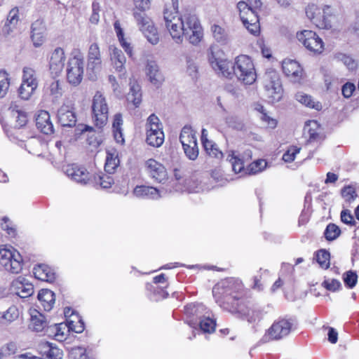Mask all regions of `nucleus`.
Wrapping results in <instances>:
<instances>
[{
  "label": "nucleus",
  "instance_id": "nucleus-43",
  "mask_svg": "<svg viewBox=\"0 0 359 359\" xmlns=\"http://www.w3.org/2000/svg\"><path fill=\"white\" fill-rule=\"evenodd\" d=\"M178 10V1H173L172 7L168 8H165L163 12V18L165 21V25L170 23L172 22H179V20L181 19V16H178L177 15Z\"/></svg>",
  "mask_w": 359,
  "mask_h": 359
},
{
  "label": "nucleus",
  "instance_id": "nucleus-55",
  "mask_svg": "<svg viewBox=\"0 0 359 359\" xmlns=\"http://www.w3.org/2000/svg\"><path fill=\"white\" fill-rule=\"evenodd\" d=\"M147 289L148 290H154V293L151 297L154 301H158L160 299L166 298L168 296V293L163 288L156 287H154L151 284L147 285Z\"/></svg>",
  "mask_w": 359,
  "mask_h": 359
},
{
  "label": "nucleus",
  "instance_id": "nucleus-47",
  "mask_svg": "<svg viewBox=\"0 0 359 359\" xmlns=\"http://www.w3.org/2000/svg\"><path fill=\"white\" fill-rule=\"evenodd\" d=\"M211 31L214 39L219 43L226 44L228 43L229 36L225 29L217 25H213L211 27Z\"/></svg>",
  "mask_w": 359,
  "mask_h": 359
},
{
  "label": "nucleus",
  "instance_id": "nucleus-40",
  "mask_svg": "<svg viewBox=\"0 0 359 359\" xmlns=\"http://www.w3.org/2000/svg\"><path fill=\"white\" fill-rule=\"evenodd\" d=\"M47 326V321L45 316L37 311L31 314L29 327L36 332L42 331Z\"/></svg>",
  "mask_w": 359,
  "mask_h": 359
},
{
  "label": "nucleus",
  "instance_id": "nucleus-19",
  "mask_svg": "<svg viewBox=\"0 0 359 359\" xmlns=\"http://www.w3.org/2000/svg\"><path fill=\"white\" fill-rule=\"evenodd\" d=\"M110 59L115 71L118 73L120 78L126 76V70L125 64L126 58L122 50L116 46H110L109 48Z\"/></svg>",
  "mask_w": 359,
  "mask_h": 359
},
{
  "label": "nucleus",
  "instance_id": "nucleus-11",
  "mask_svg": "<svg viewBox=\"0 0 359 359\" xmlns=\"http://www.w3.org/2000/svg\"><path fill=\"white\" fill-rule=\"evenodd\" d=\"M230 313L247 320L249 323L259 321L264 311L257 305L246 302L245 299L236 303V307L230 308Z\"/></svg>",
  "mask_w": 359,
  "mask_h": 359
},
{
  "label": "nucleus",
  "instance_id": "nucleus-2",
  "mask_svg": "<svg viewBox=\"0 0 359 359\" xmlns=\"http://www.w3.org/2000/svg\"><path fill=\"white\" fill-rule=\"evenodd\" d=\"M212 294L219 306L229 312L230 308L236 307V303L244 299L242 283L233 278L223 280L215 285Z\"/></svg>",
  "mask_w": 359,
  "mask_h": 359
},
{
  "label": "nucleus",
  "instance_id": "nucleus-12",
  "mask_svg": "<svg viewBox=\"0 0 359 359\" xmlns=\"http://www.w3.org/2000/svg\"><path fill=\"white\" fill-rule=\"evenodd\" d=\"M133 17L144 36L152 45H156L159 41V37L156 28L154 26L151 19L144 11L133 12Z\"/></svg>",
  "mask_w": 359,
  "mask_h": 359
},
{
  "label": "nucleus",
  "instance_id": "nucleus-44",
  "mask_svg": "<svg viewBox=\"0 0 359 359\" xmlns=\"http://www.w3.org/2000/svg\"><path fill=\"white\" fill-rule=\"evenodd\" d=\"M19 317V310L15 306H10L6 311L0 312V323L10 324Z\"/></svg>",
  "mask_w": 359,
  "mask_h": 359
},
{
  "label": "nucleus",
  "instance_id": "nucleus-7",
  "mask_svg": "<svg viewBox=\"0 0 359 359\" xmlns=\"http://www.w3.org/2000/svg\"><path fill=\"white\" fill-rule=\"evenodd\" d=\"M222 51L217 46H212L208 50V58L212 68L226 78L233 75V64L222 58Z\"/></svg>",
  "mask_w": 359,
  "mask_h": 359
},
{
  "label": "nucleus",
  "instance_id": "nucleus-6",
  "mask_svg": "<svg viewBox=\"0 0 359 359\" xmlns=\"http://www.w3.org/2000/svg\"><path fill=\"white\" fill-rule=\"evenodd\" d=\"M237 8L244 26L252 34L258 35L260 32L257 11L259 8H255L250 3L248 4L243 1L237 4Z\"/></svg>",
  "mask_w": 359,
  "mask_h": 359
},
{
  "label": "nucleus",
  "instance_id": "nucleus-37",
  "mask_svg": "<svg viewBox=\"0 0 359 359\" xmlns=\"http://www.w3.org/2000/svg\"><path fill=\"white\" fill-rule=\"evenodd\" d=\"M9 110L11 111L12 116L15 118L16 128H20L26 125L27 122V113L18 105L15 103H12L10 106Z\"/></svg>",
  "mask_w": 359,
  "mask_h": 359
},
{
  "label": "nucleus",
  "instance_id": "nucleus-25",
  "mask_svg": "<svg viewBox=\"0 0 359 359\" xmlns=\"http://www.w3.org/2000/svg\"><path fill=\"white\" fill-rule=\"evenodd\" d=\"M146 74L151 83L156 87H159L164 81V77L159 71V67L155 61L151 60L147 62Z\"/></svg>",
  "mask_w": 359,
  "mask_h": 359
},
{
  "label": "nucleus",
  "instance_id": "nucleus-46",
  "mask_svg": "<svg viewBox=\"0 0 359 359\" xmlns=\"http://www.w3.org/2000/svg\"><path fill=\"white\" fill-rule=\"evenodd\" d=\"M44 355L47 359H62L63 352L53 343L46 342L44 344Z\"/></svg>",
  "mask_w": 359,
  "mask_h": 359
},
{
  "label": "nucleus",
  "instance_id": "nucleus-42",
  "mask_svg": "<svg viewBox=\"0 0 359 359\" xmlns=\"http://www.w3.org/2000/svg\"><path fill=\"white\" fill-rule=\"evenodd\" d=\"M97 188L108 189L110 188L114 183V180L109 175L102 174L92 176V181Z\"/></svg>",
  "mask_w": 359,
  "mask_h": 359
},
{
  "label": "nucleus",
  "instance_id": "nucleus-61",
  "mask_svg": "<svg viewBox=\"0 0 359 359\" xmlns=\"http://www.w3.org/2000/svg\"><path fill=\"white\" fill-rule=\"evenodd\" d=\"M300 150L301 148L297 146L290 147L287 151L283 154V160L287 163L292 162L295 158L296 154H299Z\"/></svg>",
  "mask_w": 359,
  "mask_h": 359
},
{
  "label": "nucleus",
  "instance_id": "nucleus-4",
  "mask_svg": "<svg viewBox=\"0 0 359 359\" xmlns=\"http://www.w3.org/2000/svg\"><path fill=\"white\" fill-rule=\"evenodd\" d=\"M84 72V57L79 49H74L67 65L66 76L69 83L77 86L83 79Z\"/></svg>",
  "mask_w": 359,
  "mask_h": 359
},
{
  "label": "nucleus",
  "instance_id": "nucleus-1",
  "mask_svg": "<svg viewBox=\"0 0 359 359\" xmlns=\"http://www.w3.org/2000/svg\"><path fill=\"white\" fill-rule=\"evenodd\" d=\"M172 39L181 43L184 36L192 45H197L203 38V29L196 15L184 13L179 22L165 25Z\"/></svg>",
  "mask_w": 359,
  "mask_h": 359
},
{
  "label": "nucleus",
  "instance_id": "nucleus-39",
  "mask_svg": "<svg viewBox=\"0 0 359 359\" xmlns=\"http://www.w3.org/2000/svg\"><path fill=\"white\" fill-rule=\"evenodd\" d=\"M19 11L17 7L12 8L7 16L6 22L4 27V32L9 34L16 27L19 21Z\"/></svg>",
  "mask_w": 359,
  "mask_h": 359
},
{
  "label": "nucleus",
  "instance_id": "nucleus-36",
  "mask_svg": "<svg viewBox=\"0 0 359 359\" xmlns=\"http://www.w3.org/2000/svg\"><path fill=\"white\" fill-rule=\"evenodd\" d=\"M38 299L41 302L44 310L50 311L55 303V294L50 290L43 289L39 291Z\"/></svg>",
  "mask_w": 359,
  "mask_h": 359
},
{
  "label": "nucleus",
  "instance_id": "nucleus-38",
  "mask_svg": "<svg viewBox=\"0 0 359 359\" xmlns=\"http://www.w3.org/2000/svg\"><path fill=\"white\" fill-rule=\"evenodd\" d=\"M180 140L182 146H191L194 143H197L196 133L191 126H185L182 128L180 135Z\"/></svg>",
  "mask_w": 359,
  "mask_h": 359
},
{
  "label": "nucleus",
  "instance_id": "nucleus-9",
  "mask_svg": "<svg viewBox=\"0 0 359 359\" xmlns=\"http://www.w3.org/2000/svg\"><path fill=\"white\" fill-rule=\"evenodd\" d=\"M146 142L148 144L159 147L164 141V133L160 119L154 114H151L146 123Z\"/></svg>",
  "mask_w": 359,
  "mask_h": 359
},
{
  "label": "nucleus",
  "instance_id": "nucleus-50",
  "mask_svg": "<svg viewBox=\"0 0 359 359\" xmlns=\"http://www.w3.org/2000/svg\"><path fill=\"white\" fill-rule=\"evenodd\" d=\"M316 261L321 268L327 269L330 266V252L325 250H320L316 252Z\"/></svg>",
  "mask_w": 359,
  "mask_h": 359
},
{
  "label": "nucleus",
  "instance_id": "nucleus-8",
  "mask_svg": "<svg viewBox=\"0 0 359 359\" xmlns=\"http://www.w3.org/2000/svg\"><path fill=\"white\" fill-rule=\"evenodd\" d=\"M0 264L6 271L18 273L22 269V258L11 246H4L0 248Z\"/></svg>",
  "mask_w": 359,
  "mask_h": 359
},
{
  "label": "nucleus",
  "instance_id": "nucleus-59",
  "mask_svg": "<svg viewBox=\"0 0 359 359\" xmlns=\"http://www.w3.org/2000/svg\"><path fill=\"white\" fill-rule=\"evenodd\" d=\"M187 72L193 79H197L198 75V67L195 61L191 57H187Z\"/></svg>",
  "mask_w": 359,
  "mask_h": 359
},
{
  "label": "nucleus",
  "instance_id": "nucleus-48",
  "mask_svg": "<svg viewBox=\"0 0 359 359\" xmlns=\"http://www.w3.org/2000/svg\"><path fill=\"white\" fill-rule=\"evenodd\" d=\"M341 233V230L338 226L334 224H329L324 232L325 238L327 241H334L337 238Z\"/></svg>",
  "mask_w": 359,
  "mask_h": 359
},
{
  "label": "nucleus",
  "instance_id": "nucleus-62",
  "mask_svg": "<svg viewBox=\"0 0 359 359\" xmlns=\"http://www.w3.org/2000/svg\"><path fill=\"white\" fill-rule=\"evenodd\" d=\"M229 161L231 164L232 170L235 173H240L244 168L243 162L238 157L233 156V154L229 155Z\"/></svg>",
  "mask_w": 359,
  "mask_h": 359
},
{
  "label": "nucleus",
  "instance_id": "nucleus-51",
  "mask_svg": "<svg viewBox=\"0 0 359 359\" xmlns=\"http://www.w3.org/2000/svg\"><path fill=\"white\" fill-rule=\"evenodd\" d=\"M343 280L348 288H353L358 282V276L356 272L351 270L345 272L343 274Z\"/></svg>",
  "mask_w": 359,
  "mask_h": 359
},
{
  "label": "nucleus",
  "instance_id": "nucleus-57",
  "mask_svg": "<svg viewBox=\"0 0 359 359\" xmlns=\"http://www.w3.org/2000/svg\"><path fill=\"white\" fill-rule=\"evenodd\" d=\"M267 163L264 159H258L250 163L248 166V171L250 174H257L262 172L266 167Z\"/></svg>",
  "mask_w": 359,
  "mask_h": 359
},
{
  "label": "nucleus",
  "instance_id": "nucleus-63",
  "mask_svg": "<svg viewBox=\"0 0 359 359\" xmlns=\"http://www.w3.org/2000/svg\"><path fill=\"white\" fill-rule=\"evenodd\" d=\"M322 285L327 290L336 292L341 287V284L337 279H328L323 282Z\"/></svg>",
  "mask_w": 359,
  "mask_h": 359
},
{
  "label": "nucleus",
  "instance_id": "nucleus-41",
  "mask_svg": "<svg viewBox=\"0 0 359 359\" xmlns=\"http://www.w3.org/2000/svg\"><path fill=\"white\" fill-rule=\"evenodd\" d=\"M295 99L299 103L305 105L307 107L314 109L317 111L322 109V104L320 102L314 101L311 96L302 92L297 93L295 95Z\"/></svg>",
  "mask_w": 359,
  "mask_h": 359
},
{
  "label": "nucleus",
  "instance_id": "nucleus-20",
  "mask_svg": "<svg viewBox=\"0 0 359 359\" xmlns=\"http://www.w3.org/2000/svg\"><path fill=\"white\" fill-rule=\"evenodd\" d=\"M11 290L20 298H27L34 293V286L25 278L19 276L13 280Z\"/></svg>",
  "mask_w": 359,
  "mask_h": 359
},
{
  "label": "nucleus",
  "instance_id": "nucleus-49",
  "mask_svg": "<svg viewBox=\"0 0 359 359\" xmlns=\"http://www.w3.org/2000/svg\"><path fill=\"white\" fill-rule=\"evenodd\" d=\"M37 87L32 82L28 84L22 83L19 88V95L22 100H28Z\"/></svg>",
  "mask_w": 359,
  "mask_h": 359
},
{
  "label": "nucleus",
  "instance_id": "nucleus-26",
  "mask_svg": "<svg viewBox=\"0 0 359 359\" xmlns=\"http://www.w3.org/2000/svg\"><path fill=\"white\" fill-rule=\"evenodd\" d=\"M36 126L41 133L46 135H50L53 133V125L48 111L43 110L39 111L36 117Z\"/></svg>",
  "mask_w": 359,
  "mask_h": 359
},
{
  "label": "nucleus",
  "instance_id": "nucleus-3",
  "mask_svg": "<svg viewBox=\"0 0 359 359\" xmlns=\"http://www.w3.org/2000/svg\"><path fill=\"white\" fill-rule=\"evenodd\" d=\"M297 327L298 322L295 317L287 315L280 316L266 330L262 341L266 343L283 339L297 330Z\"/></svg>",
  "mask_w": 359,
  "mask_h": 359
},
{
  "label": "nucleus",
  "instance_id": "nucleus-24",
  "mask_svg": "<svg viewBox=\"0 0 359 359\" xmlns=\"http://www.w3.org/2000/svg\"><path fill=\"white\" fill-rule=\"evenodd\" d=\"M208 130L203 128L201 130V142L204 149L208 156L217 159H222L223 157V153L213 141L208 139Z\"/></svg>",
  "mask_w": 359,
  "mask_h": 359
},
{
  "label": "nucleus",
  "instance_id": "nucleus-15",
  "mask_svg": "<svg viewBox=\"0 0 359 359\" xmlns=\"http://www.w3.org/2000/svg\"><path fill=\"white\" fill-rule=\"evenodd\" d=\"M306 15L312 23L320 29H330L332 27L333 20L323 15L321 9L314 4L307 6Z\"/></svg>",
  "mask_w": 359,
  "mask_h": 359
},
{
  "label": "nucleus",
  "instance_id": "nucleus-58",
  "mask_svg": "<svg viewBox=\"0 0 359 359\" xmlns=\"http://www.w3.org/2000/svg\"><path fill=\"white\" fill-rule=\"evenodd\" d=\"M54 328L55 330V337L58 341H63L66 339V334L65 333V331L68 332V323H62L59 324H55Z\"/></svg>",
  "mask_w": 359,
  "mask_h": 359
},
{
  "label": "nucleus",
  "instance_id": "nucleus-17",
  "mask_svg": "<svg viewBox=\"0 0 359 359\" xmlns=\"http://www.w3.org/2000/svg\"><path fill=\"white\" fill-rule=\"evenodd\" d=\"M65 172L71 180L83 185L90 184L92 181V175L85 168L76 164L67 165Z\"/></svg>",
  "mask_w": 359,
  "mask_h": 359
},
{
  "label": "nucleus",
  "instance_id": "nucleus-28",
  "mask_svg": "<svg viewBox=\"0 0 359 359\" xmlns=\"http://www.w3.org/2000/svg\"><path fill=\"white\" fill-rule=\"evenodd\" d=\"M135 196L146 199H158L161 197V191L153 187L137 186L133 190Z\"/></svg>",
  "mask_w": 359,
  "mask_h": 359
},
{
  "label": "nucleus",
  "instance_id": "nucleus-45",
  "mask_svg": "<svg viewBox=\"0 0 359 359\" xmlns=\"http://www.w3.org/2000/svg\"><path fill=\"white\" fill-rule=\"evenodd\" d=\"M71 316L74 319L67 320L68 332L72 331L76 333H81L85 329L83 320L78 314H74L73 312Z\"/></svg>",
  "mask_w": 359,
  "mask_h": 359
},
{
  "label": "nucleus",
  "instance_id": "nucleus-10",
  "mask_svg": "<svg viewBox=\"0 0 359 359\" xmlns=\"http://www.w3.org/2000/svg\"><path fill=\"white\" fill-rule=\"evenodd\" d=\"M93 118L96 127L102 128L108 121L109 107L105 97L97 91L92 102Z\"/></svg>",
  "mask_w": 359,
  "mask_h": 359
},
{
  "label": "nucleus",
  "instance_id": "nucleus-33",
  "mask_svg": "<svg viewBox=\"0 0 359 359\" xmlns=\"http://www.w3.org/2000/svg\"><path fill=\"white\" fill-rule=\"evenodd\" d=\"M284 74L290 77L297 78L302 74V68L299 64L292 60H285L282 63Z\"/></svg>",
  "mask_w": 359,
  "mask_h": 359
},
{
  "label": "nucleus",
  "instance_id": "nucleus-5",
  "mask_svg": "<svg viewBox=\"0 0 359 359\" xmlns=\"http://www.w3.org/2000/svg\"><path fill=\"white\" fill-rule=\"evenodd\" d=\"M233 75L245 85H251L256 81L255 66L250 57L241 55L236 57L233 63Z\"/></svg>",
  "mask_w": 359,
  "mask_h": 359
},
{
  "label": "nucleus",
  "instance_id": "nucleus-22",
  "mask_svg": "<svg viewBox=\"0 0 359 359\" xmlns=\"http://www.w3.org/2000/svg\"><path fill=\"white\" fill-rule=\"evenodd\" d=\"M58 122L63 127L75 126L76 122V116L75 112L72 107L68 105H62L57 111Z\"/></svg>",
  "mask_w": 359,
  "mask_h": 359
},
{
  "label": "nucleus",
  "instance_id": "nucleus-60",
  "mask_svg": "<svg viewBox=\"0 0 359 359\" xmlns=\"http://www.w3.org/2000/svg\"><path fill=\"white\" fill-rule=\"evenodd\" d=\"M2 230L6 231L8 235L13 238L16 235V229L14 227L12 222L8 217H4L1 223Z\"/></svg>",
  "mask_w": 359,
  "mask_h": 359
},
{
  "label": "nucleus",
  "instance_id": "nucleus-64",
  "mask_svg": "<svg viewBox=\"0 0 359 359\" xmlns=\"http://www.w3.org/2000/svg\"><path fill=\"white\" fill-rule=\"evenodd\" d=\"M338 59L341 61L348 69L354 70L357 68V62L348 55L339 54L338 55Z\"/></svg>",
  "mask_w": 359,
  "mask_h": 359
},
{
  "label": "nucleus",
  "instance_id": "nucleus-35",
  "mask_svg": "<svg viewBox=\"0 0 359 359\" xmlns=\"http://www.w3.org/2000/svg\"><path fill=\"white\" fill-rule=\"evenodd\" d=\"M126 99L128 102L133 103L137 107L142 102V93L140 86L136 81L130 82V91Z\"/></svg>",
  "mask_w": 359,
  "mask_h": 359
},
{
  "label": "nucleus",
  "instance_id": "nucleus-29",
  "mask_svg": "<svg viewBox=\"0 0 359 359\" xmlns=\"http://www.w3.org/2000/svg\"><path fill=\"white\" fill-rule=\"evenodd\" d=\"M34 277L38 280L52 283L55 279V273L46 264H39L33 269Z\"/></svg>",
  "mask_w": 359,
  "mask_h": 359
},
{
  "label": "nucleus",
  "instance_id": "nucleus-13",
  "mask_svg": "<svg viewBox=\"0 0 359 359\" xmlns=\"http://www.w3.org/2000/svg\"><path fill=\"white\" fill-rule=\"evenodd\" d=\"M298 41L311 53L320 54L324 50V43L321 38L311 30H303L297 34Z\"/></svg>",
  "mask_w": 359,
  "mask_h": 359
},
{
  "label": "nucleus",
  "instance_id": "nucleus-30",
  "mask_svg": "<svg viewBox=\"0 0 359 359\" xmlns=\"http://www.w3.org/2000/svg\"><path fill=\"white\" fill-rule=\"evenodd\" d=\"M210 316L211 312L205 315L203 318L198 321V323L194 321L193 319L190 320L189 324L194 328H195L196 325L198 324L201 331L205 333H212L215 330L216 322Z\"/></svg>",
  "mask_w": 359,
  "mask_h": 359
},
{
  "label": "nucleus",
  "instance_id": "nucleus-34",
  "mask_svg": "<svg viewBox=\"0 0 359 359\" xmlns=\"http://www.w3.org/2000/svg\"><path fill=\"white\" fill-rule=\"evenodd\" d=\"M119 163L118 151L114 149L107 150L104 170L109 174L114 173Z\"/></svg>",
  "mask_w": 359,
  "mask_h": 359
},
{
  "label": "nucleus",
  "instance_id": "nucleus-27",
  "mask_svg": "<svg viewBox=\"0 0 359 359\" xmlns=\"http://www.w3.org/2000/svg\"><path fill=\"white\" fill-rule=\"evenodd\" d=\"M184 312L189 317H195L200 321L210 311L201 303H190L184 306Z\"/></svg>",
  "mask_w": 359,
  "mask_h": 359
},
{
  "label": "nucleus",
  "instance_id": "nucleus-31",
  "mask_svg": "<svg viewBox=\"0 0 359 359\" xmlns=\"http://www.w3.org/2000/svg\"><path fill=\"white\" fill-rule=\"evenodd\" d=\"M45 29L42 21L36 20L32 25V40L35 47H39L44 41Z\"/></svg>",
  "mask_w": 359,
  "mask_h": 359
},
{
  "label": "nucleus",
  "instance_id": "nucleus-56",
  "mask_svg": "<svg viewBox=\"0 0 359 359\" xmlns=\"http://www.w3.org/2000/svg\"><path fill=\"white\" fill-rule=\"evenodd\" d=\"M182 148L186 156L189 160L195 161L198 158L199 154L198 143H194V144L191 146H182Z\"/></svg>",
  "mask_w": 359,
  "mask_h": 359
},
{
  "label": "nucleus",
  "instance_id": "nucleus-32",
  "mask_svg": "<svg viewBox=\"0 0 359 359\" xmlns=\"http://www.w3.org/2000/svg\"><path fill=\"white\" fill-rule=\"evenodd\" d=\"M123 118L122 115L119 113L116 114L114 116L112 123V130L114 140L118 144H123L125 140L123 133Z\"/></svg>",
  "mask_w": 359,
  "mask_h": 359
},
{
  "label": "nucleus",
  "instance_id": "nucleus-21",
  "mask_svg": "<svg viewBox=\"0 0 359 359\" xmlns=\"http://www.w3.org/2000/svg\"><path fill=\"white\" fill-rule=\"evenodd\" d=\"M65 51L62 48H56L51 53L49 60V68L52 74L57 75L65 66Z\"/></svg>",
  "mask_w": 359,
  "mask_h": 359
},
{
  "label": "nucleus",
  "instance_id": "nucleus-18",
  "mask_svg": "<svg viewBox=\"0 0 359 359\" xmlns=\"http://www.w3.org/2000/svg\"><path fill=\"white\" fill-rule=\"evenodd\" d=\"M102 68V58L100 50L97 43L90 45L87 55V70L97 73Z\"/></svg>",
  "mask_w": 359,
  "mask_h": 359
},
{
  "label": "nucleus",
  "instance_id": "nucleus-52",
  "mask_svg": "<svg viewBox=\"0 0 359 359\" xmlns=\"http://www.w3.org/2000/svg\"><path fill=\"white\" fill-rule=\"evenodd\" d=\"M22 83L28 84L32 82L37 87L38 82L35 74V71L30 67H24L22 70Z\"/></svg>",
  "mask_w": 359,
  "mask_h": 359
},
{
  "label": "nucleus",
  "instance_id": "nucleus-14",
  "mask_svg": "<svg viewBox=\"0 0 359 359\" xmlns=\"http://www.w3.org/2000/svg\"><path fill=\"white\" fill-rule=\"evenodd\" d=\"M264 89L266 96L272 102H278L283 94V88L278 74L275 72L266 74L264 77Z\"/></svg>",
  "mask_w": 359,
  "mask_h": 359
},
{
  "label": "nucleus",
  "instance_id": "nucleus-54",
  "mask_svg": "<svg viewBox=\"0 0 359 359\" xmlns=\"http://www.w3.org/2000/svg\"><path fill=\"white\" fill-rule=\"evenodd\" d=\"M341 196L348 203L353 202L357 197L358 194L355 189L352 186H346L341 189Z\"/></svg>",
  "mask_w": 359,
  "mask_h": 359
},
{
  "label": "nucleus",
  "instance_id": "nucleus-23",
  "mask_svg": "<svg viewBox=\"0 0 359 359\" xmlns=\"http://www.w3.org/2000/svg\"><path fill=\"white\" fill-rule=\"evenodd\" d=\"M304 133L309 135V141L320 142L324 140L323 130L317 121L310 120L306 122L304 127Z\"/></svg>",
  "mask_w": 359,
  "mask_h": 359
},
{
  "label": "nucleus",
  "instance_id": "nucleus-16",
  "mask_svg": "<svg viewBox=\"0 0 359 359\" xmlns=\"http://www.w3.org/2000/svg\"><path fill=\"white\" fill-rule=\"evenodd\" d=\"M144 168L147 175L156 182L163 183L168 178L165 166L154 158L145 162Z\"/></svg>",
  "mask_w": 359,
  "mask_h": 359
},
{
  "label": "nucleus",
  "instance_id": "nucleus-53",
  "mask_svg": "<svg viewBox=\"0 0 359 359\" xmlns=\"http://www.w3.org/2000/svg\"><path fill=\"white\" fill-rule=\"evenodd\" d=\"M10 86L8 75L6 72L0 71V97H4Z\"/></svg>",
  "mask_w": 359,
  "mask_h": 359
}]
</instances>
